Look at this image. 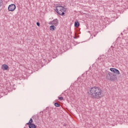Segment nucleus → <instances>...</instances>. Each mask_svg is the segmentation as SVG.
I'll list each match as a JSON object with an SVG mask.
<instances>
[{
	"mask_svg": "<svg viewBox=\"0 0 128 128\" xmlns=\"http://www.w3.org/2000/svg\"><path fill=\"white\" fill-rule=\"evenodd\" d=\"M36 24H37L38 26H40V22H37Z\"/></svg>",
	"mask_w": 128,
	"mask_h": 128,
	"instance_id": "obj_16",
	"label": "nucleus"
},
{
	"mask_svg": "<svg viewBox=\"0 0 128 128\" xmlns=\"http://www.w3.org/2000/svg\"><path fill=\"white\" fill-rule=\"evenodd\" d=\"M74 26L75 28H78L80 26V23L78 22H75Z\"/></svg>",
	"mask_w": 128,
	"mask_h": 128,
	"instance_id": "obj_10",
	"label": "nucleus"
},
{
	"mask_svg": "<svg viewBox=\"0 0 128 128\" xmlns=\"http://www.w3.org/2000/svg\"><path fill=\"white\" fill-rule=\"evenodd\" d=\"M16 8V6L14 4H11L8 6V12H14Z\"/></svg>",
	"mask_w": 128,
	"mask_h": 128,
	"instance_id": "obj_4",
	"label": "nucleus"
},
{
	"mask_svg": "<svg viewBox=\"0 0 128 128\" xmlns=\"http://www.w3.org/2000/svg\"><path fill=\"white\" fill-rule=\"evenodd\" d=\"M107 80H116V75L111 72H108L106 76Z\"/></svg>",
	"mask_w": 128,
	"mask_h": 128,
	"instance_id": "obj_3",
	"label": "nucleus"
},
{
	"mask_svg": "<svg viewBox=\"0 0 128 128\" xmlns=\"http://www.w3.org/2000/svg\"><path fill=\"white\" fill-rule=\"evenodd\" d=\"M29 128H36V124H29Z\"/></svg>",
	"mask_w": 128,
	"mask_h": 128,
	"instance_id": "obj_9",
	"label": "nucleus"
},
{
	"mask_svg": "<svg viewBox=\"0 0 128 128\" xmlns=\"http://www.w3.org/2000/svg\"><path fill=\"white\" fill-rule=\"evenodd\" d=\"M48 24H51V25L54 24H53V22H52V21L51 22H50L48 23Z\"/></svg>",
	"mask_w": 128,
	"mask_h": 128,
	"instance_id": "obj_15",
	"label": "nucleus"
},
{
	"mask_svg": "<svg viewBox=\"0 0 128 128\" xmlns=\"http://www.w3.org/2000/svg\"><path fill=\"white\" fill-rule=\"evenodd\" d=\"M88 94L91 98L96 100L102 98L103 96L102 90L98 86H94L90 88L88 92Z\"/></svg>",
	"mask_w": 128,
	"mask_h": 128,
	"instance_id": "obj_1",
	"label": "nucleus"
},
{
	"mask_svg": "<svg viewBox=\"0 0 128 128\" xmlns=\"http://www.w3.org/2000/svg\"><path fill=\"white\" fill-rule=\"evenodd\" d=\"M52 22H53V24L54 26H58V19L54 20L52 21Z\"/></svg>",
	"mask_w": 128,
	"mask_h": 128,
	"instance_id": "obj_8",
	"label": "nucleus"
},
{
	"mask_svg": "<svg viewBox=\"0 0 128 128\" xmlns=\"http://www.w3.org/2000/svg\"><path fill=\"white\" fill-rule=\"evenodd\" d=\"M2 69L3 70H8V66L6 64H4L2 66Z\"/></svg>",
	"mask_w": 128,
	"mask_h": 128,
	"instance_id": "obj_6",
	"label": "nucleus"
},
{
	"mask_svg": "<svg viewBox=\"0 0 128 128\" xmlns=\"http://www.w3.org/2000/svg\"><path fill=\"white\" fill-rule=\"evenodd\" d=\"M110 72H112L114 74H120V70H118L116 68H110Z\"/></svg>",
	"mask_w": 128,
	"mask_h": 128,
	"instance_id": "obj_5",
	"label": "nucleus"
},
{
	"mask_svg": "<svg viewBox=\"0 0 128 128\" xmlns=\"http://www.w3.org/2000/svg\"><path fill=\"white\" fill-rule=\"evenodd\" d=\"M54 106H55L56 108H60V104H58V102L54 103Z\"/></svg>",
	"mask_w": 128,
	"mask_h": 128,
	"instance_id": "obj_12",
	"label": "nucleus"
},
{
	"mask_svg": "<svg viewBox=\"0 0 128 128\" xmlns=\"http://www.w3.org/2000/svg\"><path fill=\"white\" fill-rule=\"evenodd\" d=\"M74 38H76V36H75V37H74Z\"/></svg>",
	"mask_w": 128,
	"mask_h": 128,
	"instance_id": "obj_17",
	"label": "nucleus"
},
{
	"mask_svg": "<svg viewBox=\"0 0 128 128\" xmlns=\"http://www.w3.org/2000/svg\"><path fill=\"white\" fill-rule=\"evenodd\" d=\"M55 10L60 16H64V12H66V10L64 7L58 6L56 7Z\"/></svg>",
	"mask_w": 128,
	"mask_h": 128,
	"instance_id": "obj_2",
	"label": "nucleus"
},
{
	"mask_svg": "<svg viewBox=\"0 0 128 128\" xmlns=\"http://www.w3.org/2000/svg\"><path fill=\"white\" fill-rule=\"evenodd\" d=\"M2 6V0H0V8Z\"/></svg>",
	"mask_w": 128,
	"mask_h": 128,
	"instance_id": "obj_13",
	"label": "nucleus"
},
{
	"mask_svg": "<svg viewBox=\"0 0 128 128\" xmlns=\"http://www.w3.org/2000/svg\"><path fill=\"white\" fill-rule=\"evenodd\" d=\"M50 30H52V32H54L56 30V27L54 26H50Z\"/></svg>",
	"mask_w": 128,
	"mask_h": 128,
	"instance_id": "obj_7",
	"label": "nucleus"
},
{
	"mask_svg": "<svg viewBox=\"0 0 128 128\" xmlns=\"http://www.w3.org/2000/svg\"><path fill=\"white\" fill-rule=\"evenodd\" d=\"M58 98L60 100H64V98L63 97H58Z\"/></svg>",
	"mask_w": 128,
	"mask_h": 128,
	"instance_id": "obj_14",
	"label": "nucleus"
},
{
	"mask_svg": "<svg viewBox=\"0 0 128 128\" xmlns=\"http://www.w3.org/2000/svg\"><path fill=\"white\" fill-rule=\"evenodd\" d=\"M32 122H33L32 119L30 118L28 122L26 124H28V125L32 124Z\"/></svg>",
	"mask_w": 128,
	"mask_h": 128,
	"instance_id": "obj_11",
	"label": "nucleus"
}]
</instances>
